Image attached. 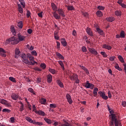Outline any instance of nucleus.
<instances>
[{"label":"nucleus","instance_id":"nucleus-5","mask_svg":"<svg viewBox=\"0 0 126 126\" xmlns=\"http://www.w3.org/2000/svg\"><path fill=\"white\" fill-rule=\"evenodd\" d=\"M94 85L92 83H89V81H87L86 83H85V87L86 88H89L90 89H93L94 87Z\"/></svg>","mask_w":126,"mask_h":126},{"label":"nucleus","instance_id":"nucleus-57","mask_svg":"<svg viewBox=\"0 0 126 126\" xmlns=\"http://www.w3.org/2000/svg\"><path fill=\"white\" fill-rule=\"evenodd\" d=\"M15 120V119L14 118V117H11L10 118V122L12 124H13V123H14Z\"/></svg>","mask_w":126,"mask_h":126},{"label":"nucleus","instance_id":"nucleus-34","mask_svg":"<svg viewBox=\"0 0 126 126\" xmlns=\"http://www.w3.org/2000/svg\"><path fill=\"white\" fill-rule=\"evenodd\" d=\"M46 102H47V99H46V98H41L40 100V103L43 105H45V104H46Z\"/></svg>","mask_w":126,"mask_h":126},{"label":"nucleus","instance_id":"nucleus-53","mask_svg":"<svg viewBox=\"0 0 126 126\" xmlns=\"http://www.w3.org/2000/svg\"><path fill=\"white\" fill-rule=\"evenodd\" d=\"M31 15V12L30 11H27V17L29 18Z\"/></svg>","mask_w":126,"mask_h":126},{"label":"nucleus","instance_id":"nucleus-14","mask_svg":"<svg viewBox=\"0 0 126 126\" xmlns=\"http://www.w3.org/2000/svg\"><path fill=\"white\" fill-rule=\"evenodd\" d=\"M61 42L63 47H66L67 43L66 42V40H65V38H62Z\"/></svg>","mask_w":126,"mask_h":126},{"label":"nucleus","instance_id":"nucleus-56","mask_svg":"<svg viewBox=\"0 0 126 126\" xmlns=\"http://www.w3.org/2000/svg\"><path fill=\"white\" fill-rule=\"evenodd\" d=\"M40 67H42L43 69H45V68H46V64H45V63H41Z\"/></svg>","mask_w":126,"mask_h":126},{"label":"nucleus","instance_id":"nucleus-1","mask_svg":"<svg viewBox=\"0 0 126 126\" xmlns=\"http://www.w3.org/2000/svg\"><path fill=\"white\" fill-rule=\"evenodd\" d=\"M18 38L15 37V36L12 37L11 39L12 41V45H16V44H18L20 42H22V41H24L25 39V36L20 34H18L17 35Z\"/></svg>","mask_w":126,"mask_h":126},{"label":"nucleus","instance_id":"nucleus-6","mask_svg":"<svg viewBox=\"0 0 126 126\" xmlns=\"http://www.w3.org/2000/svg\"><path fill=\"white\" fill-rule=\"evenodd\" d=\"M89 51L92 55H94L95 56H98V52L96 51V49L94 48H88Z\"/></svg>","mask_w":126,"mask_h":126},{"label":"nucleus","instance_id":"nucleus-24","mask_svg":"<svg viewBox=\"0 0 126 126\" xmlns=\"http://www.w3.org/2000/svg\"><path fill=\"white\" fill-rule=\"evenodd\" d=\"M78 77V75L75 74H73L72 75L70 76V79L71 80H75V77Z\"/></svg>","mask_w":126,"mask_h":126},{"label":"nucleus","instance_id":"nucleus-60","mask_svg":"<svg viewBox=\"0 0 126 126\" xmlns=\"http://www.w3.org/2000/svg\"><path fill=\"white\" fill-rule=\"evenodd\" d=\"M56 43H57V48L60 49V46H61V43L59 41H57Z\"/></svg>","mask_w":126,"mask_h":126},{"label":"nucleus","instance_id":"nucleus-42","mask_svg":"<svg viewBox=\"0 0 126 126\" xmlns=\"http://www.w3.org/2000/svg\"><path fill=\"white\" fill-rule=\"evenodd\" d=\"M20 104H21V106L20 108V111L21 112H23V110H24L23 103L21 102Z\"/></svg>","mask_w":126,"mask_h":126},{"label":"nucleus","instance_id":"nucleus-23","mask_svg":"<svg viewBox=\"0 0 126 126\" xmlns=\"http://www.w3.org/2000/svg\"><path fill=\"white\" fill-rule=\"evenodd\" d=\"M18 6L20 13H23V8L21 7V5L20 4H18Z\"/></svg>","mask_w":126,"mask_h":126},{"label":"nucleus","instance_id":"nucleus-32","mask_svg":"<svg viewBox=\"0 0 126 126\" xmlns=\"http://www.w3.org/2000/svg\"><path fill=\"white\" fill-rule=\"evenodd\" d=\"M121 38H125L126 36L125 32L124 31H122L120 34Z\"/></svg>","mask_w":126,"mask_h":126},{"label":"nucleus","instance_id":"nucleus-61","mask_svg":"<svg viewBox=\"0 0 126 126\" xmlns=\"http://www.w3.org/2000/svg\"><path fill=\"white\" fill-rule=\"evenodd\" d=\"M120 5H121V6H122V7L123 8H126V5L125 3H122L120 4Z\"/></svg>","mask_w":126,"mask_h":126},{"label":"nucleus","instance_id":"nucleus-19","mask_svg":"<svg viewBox=\"0 0 126 126\" xmlns=\"http://www.w3.org/2000/svg\"><path fill=\"white\" fill-rule=\"evenodd\" d=\"M57 83L58 84L60 87H61V88H63V83L62 81H61V80H57Z\"/></svg>","mask_w":126,"mask_h":126},{"label":"nucleus","instance_id":"nucleus-44","mask_svg":"<svg viewBox=\"0 0 126 126\" xmlns=\"http://www.w3.org/2000/svg\"><path fill=\"white\" fill-rule=\"evenodd\" d=\"M9 80H10V81H12V82H16V80H15V78L13 77H9Z\"/></svg>","mask_w":126,"mask_h":126},{"label":"nucleus","instance_id":"nucleus-12","mask_svg":"<svg viewBox=\"0 0 126 126\" xmlns=\"http://www.w3.org/2000/svg\"><path fill=\"white\" fill-rule=\"evenodd\" d=\"M47 82L48 83H51V82H52V81L53 80V76L51 75V74L47 75Z\"/></svg>","mask_w":126,"mask_h":126},{"label":"nucleus","instance_id":"nucleus-64","mask_svg":"<svg viewBox=\"0 0 126 126\" xmlns=\"http://www.w3.org/2000/svg\"><path fill=\"white\" fill-rule=\"evenodd\" d=\"M123 65L124 66V70H125V72L126 74V64H123Z\"/></svg>","mask_w":126,"mask_h":126},{"label":"nucleus","instance_id":"nucleus-35","mask_svg":"<svg viewBox=\"0 0 126 126\" xmlns=\"http://www.w3.org/2000/svg\"><path fill=\"white\" fill-rule=\"evenodd\" d=\"M19 1H20L21 5H22L23 7H25V1L24 0H19Z\"/></svg>","mask_w":126,"mask_h":126},{"label":"nucleus","instance_id":"nucleus-16","mask_svg":"<svg viewBox=\"0 0 126 126\" xmlns=\"http://www.w3.org/2000/svg\"><path fill=\"white\" fill-rule=\"evenodd\" d=\"M102 48L103 49H106V50H112V46L106 44L103 45Z\"/></svg>","mask_w":126,"mask_h":126},{"label":"nucleus","instance_id":"nucleus-63","mask_svg":"<svg viewBox=\"0 0 126 126\" xmlns=\"http://www.w3.org/2000/svg\"><path fill=\"white\" fill-rule=\"evenodd\" d=\"M122 105L123 107H126V101H123L122 102Z\"/></svg>","mask_w":126,"mask_h":126},{"label":"nucleus","instance_id":"nucleus-21","mask_svg":"<svg viewBox=\"0 0 126 126\" xmlns=\"http://www.w3.org/2000/svg\"><path fill=\"white\" fill-rule=\"evenodd\" d=\"M56 56L59 58V59H60V60H63V59H64L63 56L59 52L56 53Z\"/></svg>","mask_w":126,"mask_h":126},{"label":"nucleus","instance_id":"nucleus-15","mask_svg":"<svg viewBox=\"0 0 126 126\" xmlns=\"http://www.w3.org/2000/svg\"><path fill=\"white\" fill-rule=\"evenodd\" d=\"M35 114H37L38 115H40V116H45V115H46L45 112H44V111L42 110L35 111Z\"/></svg>","mask_w":126,"mask_h":126},{"label":"nucleus","instance_id":"nucleus-58","mask_svg":"<svg viewBox=\"0 0 126 126\" xmlns=\"http://www.w3.org/2000/svg\"><path fill=\"white\" fill-rule=\"evenodd\" d=\"M75 83L78 84L79 83V79H78V77H75Z\"/></svg>","mask_w":126,"mask_h":126},{"label":"nucleus","instance_id":"nucleus-20","mask_svg":"<svg viewBox=\"0 0 126 126\" xmlns=\"http://www.w3.org/2000/svg\"><path fill=\"white\" fill-rule=\"evenodd\" d=\"M51 7L54 10V11L56 12L57 11V9H58V8L57 7V6H56V4L54 3H51Z\"/></svg>","mask_w":126,"mask_h":126},{"label":"nucleus","instance_id":"nucleus-27","mask_svg":"<svg viewBox=\"0 0 126 126\" xmlns=\"http://www.w3.org/2000/svg\"><path fill=\"white\" fill-rule=\"evenodd\" d=\"M96 31L100 35H103L104 34V32L100 29V28H96Z\"/></svg>","mask_w":126,"mask_h":126},{"label":"nucleus","instance_id":"nucleus-22","mask_svg":"<svg viewBox=\"0 0 126 126\" xmlns=\"http://www.w3.org/2000/svg\"><path fill=\"white\" fill-rule=\"evenodd\" d=\"M27 60H28V58L29 59L30 61H32V62H34V57L31 55V54H27Z\"/></svg>","mask_w":126,"mask_h":126},{"label":"nucleus","instance_id":"nucleus-36","mask_svg":"<svg viewBox=\"0 0 126 126\" xmlns=\"http://www.w3.org/2000/svg\"><path fill=\"white\" fill-rule=\"evenodd\" d=\"M58 63L62 67L63 70H64V65H63V61H60L58 62Z\"/></svg>","mask_w":126,"mask_h":126},{"label":"nucleus","instance_id":"nucleus-9","mask_svg":"<svg viewBox=\"0 0 126 126\" xmlns=\"http://www.w3.org/2000/svg\"><path fill=\"white\" fill-rule=\"evenodd\" d=\"M66 97L69 104H72V99H71V96H70L69 94H67L66 95Z\"/></svg>","mask_w":126,"mask_h":126},{"label":"nucleus","instance_id":"nucleus-37","mask_svg":"<svg viewBox=\"0 0 126 126\" xmlns=\"http://www.w3.org/2000/svg\"><path fill=\"white\" fill-rule=\"evenodd\" d=\"M115 67L116 69H118V70H119V71H121V70H122V68L120 67V66H119V64L118 63H116L115 64Z\"/></svg>","mask_w":126,"mask_h":126},{"label":"nucleus","instance_id":"nucleus-17","mask_svg":"<svg viewBox=\"0 0 126 126\" xmlns=\"http://www.w3.org/2000/svg\"><path fill=\"white\" fill-rule=\"evenodd\" d=\"M53 16L55 17V19H61V16H60L57 12H53Z\"/></svg>","mask_w":126,"mask_h":126},{"label":"nucleus","instance_id":"nucleus-10","mask_svg":"<svg viewBox=\"0 0 126 126\" xmlns=\"http://www.w3.org/2000/svg\"><path fill=\"white\" fill-rule=\"evenodd\" d=\"M86 32L87 34H88V35L91 36V37H93L94 34H93V33H92V31H91V29L89 28H87L86 29Z\"/></svg>","mask_w":126,"mask_h":126},{"label":"nucleus","instance_id":"nucleus-3","mask_svg":"<svg viewBox=\"0 0 126 126\" xmlns=\"http://www.w3.org/2000/svg\"><path fill=\"white\" fill-rule=\"evenodd\" d=\"M112 119H111V124L113 125L114 122L115 123V126H122L121 123H119V121L117 119V116L115 114H111Z\"/></svg>","mask_w":126,"mask_h":126},{"label":"nucleus","instance_id":"nucleus-59","mask_svg":"<svg viewBox=\"0 0 126 126\" xmlns=\"http://www.w3.org/2000/svg\"><path fill=\"white\" fill-rule=\"evenodd\" d=\"M38 16H39V17H43V12H41L37 14Z\"/></svg>","mask_w":126,"mask_h":126},{"label":"nucleus","instance_id":"nucleus-62","mask_svg":"<svg viewBox=\"0 0 126 126\" xmlns=\"http://www.w3.org/2000/svg\"><path fill=\"white\" fill-rule=\"evenodd\" d=\"M108 95L109 98H112V94H111V92L110 91L108 92Z\"/></svg>","mask_w":126,"mask_h":126},{"label":"nucleus","instance_id":"nucleus-18","mask_svg":"<svg viewBox=\"0 0 126 126\" xmlns=\"http://www.w3.org/2000/svg\"><path fill=\"white\" fill-rule=\"evenodd\" d=\"M108 22H113V21H115V19H116L114 17H109L108 18H106V19Z\"/></svg>","mask_w":126,"mask_h":126},{"label":"nucleus","instance_id":"nucleus-33","mask_svg":"<svg viewBox=\"0 0 126 126\" xmlns=\"http://www.w3.org/2000/svg\"><path fill=\"white\" fill-rule=\"evenodd\" d=\"M97 92H98V88H95L94 89V92H93L94 97H96V96H97Z\"/></svg>","mask_w":126,"mask_h":126},{"label":"nucleus","instance_id":"nucleus-54","mask_svg":"<svg viewBox=\"0 0 126 126\" xmlns=\"http://www.w3.org/2000/svg\"><path fill=\"white\" fill-rule=\"evenodd\" d=\"M82 15H83V16H84L85 17H88V13L86 12H84L82 13Z\"/></svg>","mask_w":126,"mask_h":126},{"label":"nucleus","instance_id":"nucleus-8","mask_svg":"<svg viewBox=\"0 0 126 126\" xmlns=\"http://www.w3.org/2000/svg\"><path fill=\"white\" fill-rule=\"evenodd\" d=\"M98 94H99L100 97H102V99L104 100H107L108 96L106 95V94L105 93H103L101 91L98 92Z\"/></svg>","mask_w":126,"mask_h":126},{"label":"nucleus","instance_id":"nucleus-26","mask_svg":"<svg viewBox=\"0 0 126 126\" xmlns=\"http://www.w3.org/2000/svg\"><path fill=\"white\" fill-rule=\"evenodd\" d=\"M11 98H12V99H13V100H17V99H18V95H17L16 94H13L11 95Z\"/></svg>","mask_w":126,"mask_h":126},{"label":"nucleus","instance_id":"nucleus-13","mask_svg":"<svg viewBox=\"0 0 126 126\" xmlns=\"http://www.w3.org/2000/svg\"><path fill=\"white\" fill-rule=\"evenodd\" d=\"M0 55L2 57H3L5 58V57H6V55H5V51L2 48H0Z\"/></svg>","mask_w":126,"mask_h":126},{"label":"nucleus","instance_id":"nucleus-31","mask_svg":"<svg viewBox=\"0 0 126 126\" xmlns=\"http://www.w3.org/2000/svg\"><path fill=\"white\" fill-rule=\"evenodd\" d=\"M44 120L47 124H48V125H51V124H52V121L51 120L46 118H44Z\"/></svg>","mask_w":126,"mask_h":126},{"label":"nucleus","instance_id":"nucleus-28","mask_svg":"<svg viewBox=\"0 0 126 126\" xmlns=\"http://www.w3.org/2000/svg\"><path fill=\"white\" fill-rule=\"evenodd\" d=\"M96 14L98 17H102L103 16V13L101 11H97Z\"/></svg>","mask_w":126,"mask_h":126},{"label":"nucleus","instance_id":"nucleus-40","mask_svg":"<svg viewBox=\"0 0 126 126\" xmlns=\"http://www.w3.org/2000/svg\"><path fill=\"white\" fill-rule=\"evenodd\" d=\"M28 91H29V92H31V93H32V94H33V95H35V91H34V90H33V89H32V88H30L28 89Z\"/></svg>","mask_w":126,"mask_h":126},{"label":"nucleus","instance_id":"nucleus-30","mask_svg":"<svg viewBox=\"0 0 126 126\" xmlns=\"http://www.w3.org/2000/svg\"><path fill=\"white\" fill-rule=\"evenodd\" d=\"M115 14L116 16H121L122 15V12L121 11H116L115 12Z\"/></svg>","mask_w":126,"mask_h":126},{"label":"nucleus","instance_id":"nucleus-39","mask_svg":"<svg viewBox=\"0 0 126 126\" xmlns=\"http://www.w3.org/2000/svg\"><path fill=\"white\" fill-rule=\"evenodd\" d=\"M12 38V37H11L9 39L6 40L5 41V44L6 45H7L8 44H9V43H10V42H11V44H12V40H11Z\"/></svg>","mask_w":126,"mask_h":126},{"label":"nucleus","instance_id":"nucleus-29","mask_svg":"<svg viewBox=\"0 0 126 126\" xmlns=\"http://www.w3.org/2000/svg\"><path fill=\"white\" fill-rule=\"evenodd\" d=\"M15 55H17V56H20V57H21V55L20 54V51H19V49L18 48H16L15 50Z\"/></svg>","mask_w":126,"mask_h":126},{"label":"nucleus","instance_id":"nucleus-7","mask_svg":"<svg viewBox=\"0 0 126 126\" xmlns=\"http://www.w3.org/2000/svg\"><path fill=\"white\" fill-rule=\"evenodd\" d=\"M0 103H1V104H2V105H5L7 107H9V106H10V104H9V103H8V101L5 100L4 99L0 98Z\"/></svg>","mask_w":126,"mask_h":126},{"label":"nucleus","instance_id":"nucleus-55","mask_svg":"<svg viewBox=\"0 0 126 126\" xmlns=\"http://www.w3.org/2000/svg\"><path fill=\"white\" fill-rule=\"evenodd\" d=\"M50 108H52L53 109H55V108H56L57 106L55 104H50Z\"/></svg>","mask_w":126,"mask_h":126},{"label":"nucleus","instance_id":"nucleus-43","mask_svg":"<svg viewBox=\"0 0 126 126\" xmlns=\"http://www.w3.org/2000/svg\"><path fill=\"white\" fill-rule=\"evenodd\" d=\"M18 27H19V28H22V27H23V24L22 23V22L20 21L18 23Z\"/></svg>","mask_w":126,"mask_h":126},{"label":"nucleus","instance_id":"nucleus-38","mask_svg":"<svg viewBox=\"0 0 126 126\" xmlns=\"http://www.w3.org/2000/svg\"><path fill=\"white\" fill-rule=\"evenodd\" d=\"M49 71L51 72V73H52V74H55L56 73V70L51 68H49Z\"/></svg>","mask_w":126,"mask_h":126},{"label":"nucleus","instance_id":"nucleus-11","mask_svg":"<svg viewBox=\"0 0 126 126\" xmlns=\"http://www.w3.org/2000/svg\"><path fill=\"white\" fill-rule=\"evenodd\" d=\"M58 13L61 15V16H62V17H65V15H64V12L63 10L62 9H59L58 10Z\"/></svg>","mask_w":126,"mask_h":126},{"label":"nucleus","instance_id":"nucleus-49","mask_svg":"<svg viewBox=\"0 0 126 126\" xmlns=\"http://www.w3.org/2000/svg\"><path fill=\"white\" fill-rule=\"evenodd\" d=\"M97 8L99 10H104V9H105V7L103 6H97Z\"/></svg>","mask_w":126,"mask_h":126},{"label":"nucleus","instance_id":"nucleus-52","mask_svg":"<svg viewBox=\"0 0 126 126\" xmlns=\"http://www.w3.org/2000/svg\"><path fill=\"white\" fill-rule=\"evenodd\" d=\"M42 81V79L40 77H38L36 79V83H40Z\"/></svg>","mask_w":126,"mask_h":126},{"label":"nucleus","instance_id":"nucleus-2","mask_svg":"<svg viewBox=\"0 0 126 126\" xmlns=\"http://www.w3.org/2000/svg\"><path fill=\"white\" fill-rule=\"evenodd\" d=\"M21 57L23 59V62L26 63V64H30V65H34L35 63H37V62L35 61L32 62H29L28 61V59H27V55H26L25 54L23 53V54L21 55Z\"/></svg>","mask_w":126,"mask_h":126},{"label":"nucleus","instance_id":"nucleus-51","mask_svg":"<svg viewBox=\"0 0 126 126\" xmlns=\"http://www.w3.org/2000/svg\"><path fill=\"white\" fill-rule=\"evenodd\" d=\"M115 59H116V57L115 56H111L109 58V60L111 61V62H113L114 61H115Z\"/></svg>","mask_w":126,"mask_h":126},{"label":"nucleus","instance_id":"nucleus-46","mask_svg":"<svg viewBox=\"0 0 126 126\" xmlns=\"http://www.w3.org/2000/svg\"><path fill=\"white\" fill-rule=\"evenodd\" d=\"M2 112H3V113H5V112H6V113H10V112H11V111L9 109H3L2 110Z\"/></svg>","mask_w":126,"mask_h":126},{"label":"nucleus","instance_id":"nucleus-50","mask_svg":"<svg viewBox=\"0 0 126 126\" xmlns=\"http://www.w3.org/2000/svg\"><path fill=\"white\" fill-rule=\"evenodd\" d=\"M82 51L84 53H86V52H87V49L85 46H83L82 48Z\"/></svg>","mask_w":126,"mask_h":126},{"label":"nucleus","instance_id":"nucleus-4","mask_svg":"<svg viewBox=\"0 0 126 126\" xmlns=\"http://www.w3.org/2000/svg\"><path fill=\"white\" fill-rule=\"evenodd\" d=\"M26 120L29 122V123L33 124V125H36L37 126H43V123L42 122H36L35 120H32V119L30 118L29 117H26Z\"/></svg>","mask_w":126,"mask_h":126},{"label":"nucleus","instance_id":"nucleus-41","mask_svg":"<svg viewBox=\"0 0 126 126\" xmlns=\"http://www.w3.org/2000/svg\"><path fill=\"white\" fill-rule=\"evenodd\" d=\"M118 59L119 61L121 62V63H125V60H124V58H123V57H122V56L121 55L118 56Z\"/></svg>","mask_w":126,"mask_h":126},{"label":"nucleus","instance_id":"nucleus-48","mask_svg":"<svg viewBox=\"0 0 126 126\" xmlns=\"http://www.w3.org/2000/svg\"><path fill=\"white\" fill-rule=\"evenodd\" d=\"M32 55V56H35V57H37V52H36V51L33 50L31 52Z\"/></svg>","mask_w":126,"mask_h":126},{"label":"nucleus","instance_id":"nucleus-47","mask_svg":"<svg viewBox=\"0 0 126 126\" xmlns=\"http://www.w3.org/2000/svg\"><path fill=\"white\" fill-rule=\"evenodd\" d=\"M11 32L13 33V35H15L16 34V32H15L14 27H12L11 28Z\"/></svg>","mask_w":126,"mask_h":126},{"label":"nucleus","instance_id":"nucleus-45","mask_svg":"<svg viewBox=\"0 0 126 126\" xmlns=\"http://www.w3.org/2000/svg\"><path fill=\"white\" fill-rule=\"evenodd\" d=\"M100 54L103 56V58H107L108 57V55H107V54L105 52H101Z\"/></svg>","mask_w":126,"mask_h":126},{"label":"nucleus","instance_id":"nucleus-25","mask_svg":"<svg viewBox=\"0 0 126 126\" xmlns=\"http://www.w3.org/2000/svg\"><path fill=\"white\" fill-rule=\"evenodd\" d=\"M65 6L68 10H74V7H73V6L66 5Z\"/></svg>","mask_w":126,"mask_h":126}]
</instances>
